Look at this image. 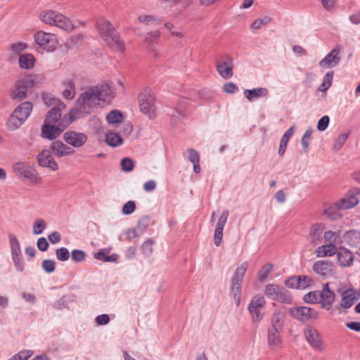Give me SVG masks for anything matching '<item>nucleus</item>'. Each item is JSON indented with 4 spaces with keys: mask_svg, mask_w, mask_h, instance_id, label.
<instances>
[{
    "mask_svg": "<svg viewBox=\"0 0 360 360\" xmlns=\"http://www.w3.org/2000/svg\"><path fill=\"white\" fill-rule=\"evenodd\" d=\"M115 89L108 83L98 84L86 88L78 96L75 107L71 109L73 118H82L100 106L101 103H109L115 97Z\"/></svg>",
    "mask_w": 360,
    "mask_h": 360,
    "instance_id": "f257e3e1",
    "label": "nucleus"
},
{
    "mask_svg": "<svg viewBox=\"0 0 360 360\" xmlns=\"http://www.w3.org/2000/svg\"><path fill=\"white\" fill-rule=\"evenodd\" d=\"M97 30L106 44L116 51L123 52L125 46L115 33L112 24L106 19L101 18L97 22Z\"/></svg>",
    "mask_w": 360,
    "mask_h": 360,
    "instance_id": "f03ea898",
    "label": "nucleus"
},
{
    "mask_svg": "<svg viewBox=\"0 0 360 360\" xmlns=\"http://www.w3.org/2000/svg\"><path fill=\"white\" fill-rule=\"evenodd\" d=\"M39 18L44 23L56 26L65 31L71 32L75 28L70 19L56 11H43L39 14Z\"/></svg>",
    "mask_w": 360,
    "mask_h": 360,
    "instance_id": "7ed1b4c3",
    "label": "nucleus"
},
{
    "mask_svg": "<svg viewBox=\"0 0 360 360\" xmlns=\"http://www.w3.org/2000/svg\"><path fill=\"white\" fill-rule=\"evenodd\" d=\"M32 110V104L26 101L20 104L13 112L7 122V127L10 130H15L20 127L29 117Z\"/></svg>",
    "mask_w": 360,
    "mask_h": 360,
    "instance_id": "20e7f679",
    "label": "nucleus"
},
{
    "mask_svg": "<svg viewBox=\"0 0 360 360\" xmlns=\"http://www.w3.org/2000/svg\"><path fill=\"white\" fill-rule=\"evenodd\" d=\"M247 268V262L242 263L238 267L236 268L231 280L230 294L231 296L233 298L235 304L237 307H238L240 303L242 283Z\"/></svg>",
    "mask_w": 360,
    "mask_h": 360,
    "instance_id": "39448f33",
    "label": "nucleus"
},
{
    "mask_svg": "<svg viewBox=\"0 0 360 360\" xmlns=\"http://www.w3.org/2000/svg\"><path fill=\"white\" fill-rule=\"evenodd\" d=\"M12 169L18 178L28 180L32 184H38L41 180L35 168L24 162L13 163Z\"/></svg>",
    "mask_w": 360,
    "mask_h": 360,
    "instance_id": "423d86ee",
    "label": "nucleus"
},
{
    "mask_svg": "<svg viewBox=\"0 0 360 360\" xmlns=\"http://www.w3.org/2000/svg\"><path fill=\"white\" fill-rule=\"evenodd\" d=\"M265 295L271 300L281 303L290 304L292 297L285 288L276 284H268L264 289Z\"/></svg>",
    "mask_w": 360,
    "mask_h": 360,
    "instance_id": "0eeeda50",
    "label": "nucleus"
},
{
    "mask_svg": "<svg viewBox=\"0 0 360 360\" xmlns=\"http://www.w3.org/2000/svg\"><path fill=\"white\" fill-rule=\"evenodd\" d=\"M34 39L37 48L47 52L53 51L58 46L56 36L52 33L38 31L34 34Z\"/></svg>",
    "mask_w": 360,
    "mask_h": 360,
    "instance_id": "6e6552de",
    "label": "nucleus"
},
{
    "mask_svg": "<svg viewBox=\"0 0 360 360\" xmlns=\"http://www.w3.org/2000/svg\"><path fill=\"white\" fill-rule=\"evenodd\" d=\"M34 84V79L32 76L25 77L18 80L12 89L11 98L18 101L24 99L27 96L28 89L32 88Z\"/></svg>",
    "mask_w": 360,
    "mask_h": 360,
    "instance_id": "1a4fd4ad",
    "label": "nucleus"
},
{
    "mask_svg": "<svg viewBox=\"0 0 360 360\" xmlns=\"http://www.w3.org/2000/svg\"><path fill=\"white\" fill-rule=\"evenodd\" d=\"M265 305L266 300L263 296L255 295L251 299L248 311L253 322H259L263 319Z\"/></svg>",
    "mask_w": 360,
    "mask_h": 360,
    "instance_id": "9d476101",
    "label": "nucleus"
},
{
    "mask_svg": "<svg viewBox=\"0 0 360 360\" xmlns=\"http://www.w3.org/2000/svg\"><path fill=\"white\" fill-rule=\"evenodd\" d=\"M289 314L292 318L302 322L318 317V313L314 309L303 306L289 309Z\"/></svg>",
    "mask_w": 360,
    "mask_h": 360,
    "instance_id": "9b49d317",
    "label": "nucleus"
},
{
    "mask_svg": "<svg viewBox=\"0 0 360 360\" xmlns=\"http://www.w3.org/2000/svg\"><path fill=\"white\" fill-rule=\"evenodd\" d=\"M68 127V122L66 121L60 122L59 126L45 122L41 129V136L49 140L56 139Z\"/></svg>",
    "mask_w": 360,
    "mask_h": 360,
    "instance_id": "f8f14e48",
    "label": "nucleus"
},
{
    "mask_svg": "<svg viewBox=\"0 0 360 360\" xmlns=\"http://www.w3.org/2000/svg\"><path fill=\"white\" fill-rule=\"evenodd\" d=\"M140 110L147 115L150 119L155 117V99L150 91H145L139 96Z\"/></svg>",
    "mask_w": 360,
    "mask_h": 360,
    "instance_id": "ddd939ff",
    "label": "nucleus"
},
{
    "mask_svg": "<svg viewBox=\"0 0 360 360\" xmlns=\"http://www.w3.org/2000/svg\"><path fill=\"white\" fill-rule=\"evenodd\" d=\"M77 120V118H73L71 115V110L69 113L64 117H61L60 108L59 106H55L52 108L47 113L46 117L45 119V122L49 123H52L56 126H59L60 122H63V121L68 122V126Z\"/></svg>",
    "mask_w": 360,
    "mask_h": 360,
    "instance_id": "4468645a",
    "label": "nucleus"
},
{
    "mask_svg": "<svg viewBox=\"0 0 360 360\" xmlns=\"http://www.w3.org/2000/svg\"><path fill=\"white\" fill-rule=\"evenodd\" d=\"M233 60L228 55L221 56V60L217 61V71L224 79H228L233 77Z\"/></svg>",
    "mask_w": 360,
    "mask_h": 360,
    "instance_id": "2eb2a0df",
    "label": "nucleus"
},
{
    "mask_svg": "<svg viewBox=\"0 0 360 360\" xmlns=\"http://www.w3.org/2000/svg\"><path fill=\"white\" fill-rule=\"evenodd\" d=\"M341 295L340 306L343 309L350 308L358 300V292L353 288H347L345 290H338Z\"/></svg>",
    "mask_w": 360,
    "mask_h": 360,
    "instance_id": "dca6fc26",
    "label": "nucleus"
},
{
    "mask_svg": "<svg viewBox=\"0 0 360 360\" xmlns=\"http://www.w3.org/2000/svg\"><path fill=\"white\" fill-rule=\"evenodd\" d=\"M63 139L67 144L75 148H79L86 143L87 136L84 133L68 131L64 133Z\"/></svg>",
    "mask_w": 360,
    "mask_h": 360,
    "instance_id": "f3484780",
    "label": "nucleus"
},
{
    "mask_svg": "<svg viewBox=\"0 0 360 360\" xmlns=\"http://www.w3.org/2000/svg\"><path fill=\"white\" fill-rule=\"evenodd\" d=\"M319 296L322 308L329 310L335 301V295L329 288L328 283L323 285L321 291H319Z\"/></svg>",
    "mask_w": 360,
    "mask_h": 360,
    "instance_id": "a211bd4d",
    "label": "nucleus"
},
{
    "mask_svg": "<svg viewBox=\"0 0 360 360\" xmlns=\"http://www.w3.org/2000/svg\"><path fill=\"white\" fill-rule=\"evenodd\" d=\"M51 153L52 152L48 149L43 150L37 155L38 163L41 167H48L52 171H56L58 169V166L53 158Z\"/></svg>",
    "mask_w": 360,
    "mask_h": 360,
    "instance_id": "6ab92c4d",
    "label": "nucleus"
},
{
    "mask_svg": "<svg viewBox=\"0 0 360 360\" xmlns=\"http://www.w3.org/2000/svg\"><path fill=\"white\" fill-rule=\"evenodd\" d=\"M340 47L331 50L320 62L319 65L323 68H331L336 66L340 61L339 53Z\"/></svg>",
    "mask_w": 360,
    "mask_h": 360,
    "instance_id": "aec40b11",
    "label": "nucleus"
},
{
    "mask_svg": "<svg viewBox=\"0 0 360 360\" xmlns=\"http://www.w3.org/2000/svg\"><path fill=\"white\" fill-rule=\"evenodd\" d=\"M51 149L53 155L58 158L71 155L75 153V150L72 148L61 141H53L51 143Z\"/></svg>",
    "mask_w": 360,
    "mask_h": 360,
    "instance_id": "412c9836",
    "label": "nucleus"
},
{
    "mask_svg": "<svg viewBox=\"0 0 360 360\" xmlns=\"http://www.w3.org/2000/svg\"><path fill=\"white\" fill-rule=\"evenodd\" d=\"M304 335L309 345L315 349L321 348V340L318 331L311 326H307Z\"/></svg>",
    "mask_w": 360,
    "mask_h": 360,
    "instance_id": "4be33fe9",
    "label": "nucleus"
},
{
    "mask_svg": "<svg viewBox=\"0 0 360 360\" xmlns=\"http://www.w3.org/2000/svg\"><path fill=\"white\" fill-rule=\"evenodd\" d=\"M338 261L342 266H349L353 264L354 255L346 248H340L337 251Z\"/></svg>",
    "mask_w": 360,
    "mask_h": 360,
    "instance_id": "5701e85b",
    "label": "nucleus"
},
{
    "mask_svg": "<svg viewBox=\"0 0 360 360\" xmlns=\"http://www.w3.org/2000/svg\"><path fill=\"white\" fill-rule=\"evenodd\" d=\"M243 94L249 101H252L254 99L267 96L269 91L266 88L259 87L253 89H245Z\"/></svg>",
    "mask_w": 360,
    "mask_h": 360,
    "instance_id": "b1692460",
    "label": "nucleus"
},
{
    "mask_svg": "<svg viewBox=\"0 0 360 360\" xmlns=\"http://www.w3.org/2000/svg\"><path fill=\"white\" fill-rule=\"evenodd\" d=\"M105 143L112 147H117L122 144L123 139L118 131L115 132L110 129H107L105 136Z\"/></svg>",
    "mask_w": 360,
    "mask_h": 360,
    "instance_id": "393cba45",
    "label": "nucleus"
},
{
    "mask_svg": "<svg viewBox=\"0 0 360 360\" xmlns=\"http://www.w3.org/2000/svg\"><path fill=\"white\" fill-rule=\"evenodd\" d=\"M63 96L66 99L71 100L75 96V83L72 78H66L63 82Z\"/></svg>",
    "mask_w": 360,
    "mask_h": 360,
    "instance_id": "a878e982",
    "label": "nucleus"
},
{
    "mask_svg": "<svg viewBox=\"0 0 360 360\" xmlns=\"http://www.w3.org/2000/svg\"><path fill=\"white\" fill-rule=\"evenodd\" d=\"M186 100L181 99L179 101L178 105L172 110V112L169 113L172 117V124H176L177 121L179 120V117H184L185 116L184 109L186 108Z\"/></svg>",
    "mask_w": 360,
    "mask_h": 360,
    "instance_id": "bb28decb",
    "label": "nucleus"
},
{
    "mask_svg": "<svg viewBox=\"0 0 360 360\" xmlns=\"http://www.w3.org/2000/svg\"><path fill=\"white\" fill-rule=\"evenodd\" d=\"M282 330H278L276 329H271L268 330V344L269 346L271 349H274L280 345L281 343V339L280 333Z\"/></svg>",
    "mask_w": 360,
    "mask_h": 360,
    "instance_id": "cd10ccee",
    "label": "nucleus"
},
{
    "mask_svg": "<svg viewBox=\"0 0 360 360\" xmlns=\"http://www.w3.org/2000/svg\"><path fill=\"white\" fill-rule=\"evenodd\" d=\"M188 160L193 165V171L195 173L200 172V155L198 152L194 149L188 148L186 151Z\"/></svg>",
    "mask_w": 360,
    "mask_h": 360,
    "instance_id": "c85d7f7f",
    "label": "nucleus"
},
{
    "mask_svg": "<svg viewBox=\"0 0 360 360\" xmlns=\"http://www.w3.org/2000/svg\"><path fill=\"white\" fill-rule=\"evenodd\" d=\"M18 63L20 68L29 70L34 67L35 58L30 53H24L19 56Z\"/></svg>",
    "mask_w": 360,
    "mask_h": 360,
    "instance_id": "c756f323",
    "label": "nucleus"
},
{
    "mask_svg": "<svg viewBox=\"0 0 360 360\" xmlns=\"http://www.w3.org/2000/svg\"><path fill=\"white\" fill-rule=\"evenodd\" d=\"M337 248L335 244L329 243L317 248L316 252L318 257H330L337 253Z\"/></svg>",
    "mask_w": 360,
    "mask_h": 360,
    "instance_id": "7c9ffc66",
    "label": "nucleus"
},
{
    "mask_svg": "<svg viewBox=\"0 0 360 360\" xmlns=\"http://www.w3.org/2000/svg\"><path fill=\"white\" fill-rule=\"evenodd\" d=\"M358 202L359 200L356 197L349 195L347 198H342L335 205L340 210H347L354 207Z\"/></svg>",
    "mask_w": 360,
    "mask_h": 360,
    "instance_id": "2f4dec72",
    "label": "nucleus"
},
{
    "mask_svg": "<svg viewBox=\"0 0 360 360\" xmlns=\"http://www.w3.org/2000/svg\"><path fill=\"white\" fill-rule=\"evenodd\" d=\"M106 120L110 125L116 128L123 121V115L118 110H112L106 115Z\"/></svg>",
    "mask_w": 360,
    "mask_h": 360,
    "instance_id": "473e14b6",
    "label": "nucleus"
},
{
    "mask_svg": "<svg viewBox=\"0 0 360 360\" xmlns=\"http://www.w3.org/2000/svg\"><path fill=\"white\" fill-rule=\"evenodd\" d=\"M332 264L326 260H319L316 262L313 265V270L319 274L325 275L330 270Z\"/></svg>",
    "mask_w": 360,
    "mask_h": 360,
    "instance_id": "72a5a7b5",
    "label": "nucleus"
},
{
    "mask_svg": "<svg viewBox=\"0 0 360 360\" xmlns=\"http://www.w3.org/2000/svg\"><path fill=\"white\" fill-rule=\"evenodd\" d=\"M293 133H294V127H291L283 135V136L281 139L279 148H278V154L282 156L285 153L288 143L290 139L291 138V136H292Z\"/></svg>",
    "mask_w": 360,
    "mask_h": 360,
    "instance_id": "f704fd0d",
    "label": "nucleus"
},
{
    "mask_svg": "<svg viewBox=\"0 0 360 360\" xmlns=\"http://www.w3.org/2000/svg\"><path fill=\"white\" fill-rule=\"evenodd\" d=\"M8 239L10 243L11 256L22 254L20 243L16 236L13 233H9Z\"/></svg>",
    "mask_w": 360,
    "mask_h": 360,
    "instance_id": "c9c22d12",
    "label": "nucleus"
},
{
    "mask_svg": "<svg viewBox=\"0 0 360 360\" xmlns=\"http://www.w3.org/2000/svg\"><path fill=\"white\" fill-rule=\"evenodd\" d=\"M283 316L280 313H274L271 318V324L269 328L283 330Z\"/></svg>",
    "mask_w": 360,
    "mask_h": 360,
    "instance_id": "e433bc0d",
    "label": "nucleus"
},
{
    "mask_svg": "<svg viewBox=\"0 0 360 360\" xmlns=\"http://www.w3.org/2000/svg\"><path fill=\"white\" fill-rule=\"evenodd\" d=\"M323 230L324 226L321 224H315L311 228L310 236L312 237L314 241L321 239Z\"/></svg>",
    "mask_w": 360,
    "mask_h": 360,
    "instance_id": "4c0bfd02",
    "label": "nucleus"
},
{
    "mask_svg": "<svg viewBox=\"0 0 360 360\" xmlns=\"http://www.w3.org/2000/svg\"><path fill=\"white\" fill-rule=\"evenodd\" d=\"M333 75L334 73L333 71L328 72L325 75L323 81L319 88V90L321 91H326L330 87L333 82Z\"/></svg>",
    "mask_w": 360,
    "mask_h": 360,
    "instance_id": "58836bf2",
    "label": "nucleus"
},
{
    "mask_svg": "<svg viewBox=\"0 0 360 360\" xmlns=\"http://www.w3.org/2000/svg\"><path fill=\"white\" fill-rule=\"evenodd\" d=\"M116 129H119L117 131L121 136H129L133 130V126L129 122L122 121Z\"/></svg>",
    "mask_w": 360,
    "mask_h": 360,
    "instance_id": "ea45409f",
    "label": "nucleus"
},
{
    "mask_svg": "<svg viewBox=\"0 0 360 360\" xmlns=\"http://www.w3.org/2000/svg\"><path fill=\"white\" fill-rule=\"evenodd\" d=\"M139 21L146 25H158L161 20L158 18L150 15H143L139 17Z\"/></svg>",
    "mask_w": 360,
    "mask_h": 360,
    "instance_id": "a19ab883",
    "label": "nucleus"
},
{
    "mask_svg": "<svg viewBox=\"0 0 360 360\" xmlns=\"http://www.w3.org/2000/svg\"><path fill=\"white\" fill-rule=\"evenodd\" d=\"M150 224V219L148 216H143L139 220L136 229L140 233H143L146 231Z\"/></svg>",
    "mask_w": 360,
    "mask_h": 360,
    "instance_id": "79ce46f5",
    "label": "nucleus"
},
{
    "mask_svg": "<svg viewBox=\"0 0 360 360\" xmlns=\"http://www.w3.org/2000/svg\"><path fill=\"white\" fill-rule=\"evenodd\" d=\"M324 238L329 243H338L340 241L339 232L328 231L324 233Z\"/></svg>",
    "mask_w": 360,
    "mask_h": 360,
    "instance_id": "37998d69",
    "label": "nucleus"
},
{
    "mask_svg": "<svg viewBox=\"0 0 360 360\" xmlns=\"http://www.w3.org/2000/svg\"><path fill=\"white\" fill-rule=\"evenodd\" d=\"M46 226V221L42 219H37L33 224V233L35 235L41 234Z\"/></svg>",
    "mask_w": 360,
    "mask_h": 360,
    "instance_id": "c03bdc74",
    "label": "nucleus"
},
{
    "mask_svg": "<svg viewBox=\"0 0 360 360\" xmlns=\"http://www.w3.org/2000/svg\"><path fill=\"white\" fill-rule=\"evenodd\" d=\"M271 20L269 16H264L261 18L255 20L251 25V28L253 30H259L262 26L267 25Z\"/></svg>",
    "mask_w": 360,
    "mask_h": 360,
    "instance_id": "a18cd8bd",
    "label": "nucleus"
},
{
    "mask_svg": "<svg viewBox=\"0 0 360 360\" xmlns=\"http://www.w3.org/2000/svg\"><path fill=\"white\" fill-rule=\"evenodd\" d=\"M312 132H313L312 129L309 128L308 129H307L305 131L303 136L302 137L301 143H302L303 150L304 153H307V151H308V148H309V141L311 138Z\"/></svg>",
    "mask_w": 360,
    "mask_h": 360,
    "instance_id": "49530a36",
    "label": "nucleus"
},
{
    "mask_svg": "<svg viewBox=\"0 0 360 360\" xmlns=\"http://www.w3.org/2000/svg\"><path fill=\"white\" fill-rule=\"evenodd\" d=\"M16 271L22 272L25 269V262L22 254L12 256Z\"/></svg>",
    "mask_w": 360,
    "mask_h": 360,
    "instance_id": "de8ad7c7",
    "label": "nucleus"
},
{
    "mask_svg": "<svg viewBox=\"0 0 360 360\" xmlns=\"http://www.w3.org/2000/svg\"><path fill=\"white\" fill-rule=\"evenodd\" d=\"M319 291H312L306 294L303 299L309 303H320Z\"/></svg>",
    "mask_w": 360,
    "mask_h": 360,
    "instance_id": "09e8293b",
    "label": "nucleus"
},
{
    "mask_svg": "<svg viewBox=\"0 0 360 360\" xmlns=\"http://www.w3.org/2000/svg\"><path fill=\"white\" fill-rule=\"evenodd\" d=\"M155 242L152 239L146 240L141 245V251L146 256H150L153 252V246Z\"/></svg>",
    "mask_w": 360,
    "mask_h": 360,
    "instance_id": "8fccbe9b",
    "label": "nucleus"
},
{
    "mask_svg": "<svg viewBox=\"0 0 360 360\" xmlns=\"http://www.w3.org/2000/svg\"><path fill=\"white\" fill-rule=\"evenodd\" d=\"M229 214V212L228 210H225L221 212V214L218 219V221L217 223L216 228H215L216 229H219V230L223 231L224 227L226 223Z\"/></svg>",
    "mask_w": 360,
    "mask_h": 360,
    "instance_id": "3c124183",
    "label": "nucleus"
},
{
    "mask_svg": "<svg viewBox=\"0 0 360 360\" xmlns=\"http://www.w3.org/2000/svg\"><path fill=\"white\" fill-rule=\"evenodd\" d=\"M86 258V254L81 250H73L71 252V259L75 262H81Z\"/></svg>",
    "mask_w": 360,
    "mask_h": 360,
    "instance_id": "603ef678",
    "label": "nucleus"
},
{
    "mask_svg": "<svg viewBox=\"0 0 360 360\" xmlns=\"http://www.w3.org/2000/svg\"><path fill=\"white\" fill-rule=\"evenodd\" d=\"M27 47L26 43L18 41L11 44V51L14 54H20L22 51H25Z\"/></svg>",
    "mask_w": 360,
    "mask_h": 360,
    "instance_id": "864d4df0",
    "label": "nucleus"
},
{
    "mask_svg": "<svg viewBox=\"0 0 360 360\" xmlns=\"http://www.w3.org/2000/svg\"><path fill=\"white\" fill-rule=\"evenodd\" d=\"M120 164L122 169L127 172H131L134 167L132 160L129 158H124Z\"/></svg>",
    "mask_w": 360,
    "mask_h": 360,
    "instance_id": "5fc2aeb1",
    "label": "nucleus"
},
{
    "mask_svg": "<svg viewBox=\"0 0 360 360\" xmlns=\"http://www.w3.org/2000/svg\"><path fill=\"white\" fill-rule=\"evenodd\" d=\"M56 257L58 260L65 262L70 257V253L66 248H60L56 252Z\"/></svg>",
    "mask_w": 360,
    "mask_h": 360,
    "instance_id": "6e6d98bb",
    "label": "nucleus"
},
{
    "mask_svg": "<svg viewBox=\"0 0 360 360\" xmlns=\"http://www.w3.org/2000/svg\"><path fill=\"white\" fill-rule=\"evenodd\" d=\"M42 269L46 273H52L56 269V262L51 259H45L41 263Z\"/></svg>",
    "mask_w": 360,
    "mask_h": 360,
    "instance_id": "4d7b16f0",
    "label": "nucleus"
},
{
    "mask_svg": "<svg viewBox=\"0 0 360 360\" xmlns=\"http://www.w3.org/2000/svg\"><path fill=\"white\" fill-rule=\"evenodd\" d=\"M136 209V203L133 200L127 201L122 207V212L124 214H131Z\"/></svg>",
    "mask_w": 360,
    "mask_h": 360,
    "instance_id": "13d9d810",
    "label": "nucleus"
},
{
    "mask_svg": "<svg viewBox=\"0 0 360 360\" xmlns=\"http://www.w3.org/2000/svg\"><path fill=\"white\" fill-rule=\"evenodd\" d=\"M349 136L348 133L341 134L335 140L333 144V148L335 150H339L345 143Z\"/></svg>",
    "mask_w": 360,
    "mask_h": 360,
    "instance_id": "bf43d9fd",
    "label": "nucleus"
},
{
    "mask_svg": "<svg viewBox=\"0 0 360 360\" xmlns=\"http://www.w3.org/2000/svg\"><path fill=\"white\" fill-rule=\"evenodd\" d=\"M298 277H300L299 289H305L306 288L310 286L313 283L312 279L309 276H299Z\"/></svg>",
    "mask_w": 360,
    "mask_h": 360,
    "instance_id": "052dcab7",
    "label": "nucleus"
},
{
    "mask_svg": "<svg viewBox=\"0 0 360 360\" xmlns=\"http://www.w3.org/2000/svg\"><path fill=\"white\" fill-rule=\"evenodd\" d=\"M330 118L328 115L323 116L319 121L317 124V129L320 131H325L329 124Z\"/></svg>",
    "mask_w": 360,
    "mask_h": 360,
    "instance_id": "680f3d73",
    "label": "nucleus"
},
{
    "mask_svg": "<svg viewBox=\"0 0 360 360\" xmlns=\"http://www.w3.org/2000/svg\"><path fill=\"white\" fill-rule=\"evenodd\" d=\"M300 277L292 276L285 281V285L288 288L299 289Z\"/></svg>",
    "mask_w": 360,
    "mask_h": 360,
    "instance_id": "e2e57ef3",
    "label": "nucleus"
},
{
    "mask_svg": "<svg viewBox=\"0 0 360 360\" xmlns=\"http://www.w3.org/2000/svg\"><path fill=\"white\" fill-rule=\"evenodd\" d=\"M271 269H272L271 264H266L259 270V277L262 281L266 280L269 274L271 271Z\"/></svg>",
    "mask_w": 360,
    "mask_h": 360,
    "instance_id": "0e129e2a",
    "label": "nucleus"
},
{
    "mask_svg": "<svg viewBox=\"0 0 360 360\" xmlns=\"http://www.w3.org/2000/svg\"><path fill=\"white\" fill-rule=\"evenodd\" d=\"M33 354L32 351L31 350H22L15 354V359L16 360H27Z\"/></svg>",
    "mask_w": 360,
    "mask_h": 360,
    "instance_id": "69168bd1",
    "label": "nucleus"
},
{
    "mask_svg": "<svg viewBox=\"0 0 360 360\" xmlns=\"http://www.w3.org/2000/svg\"><path fill=\"white\" fill-rule=\"evenodd\" d=\"M95 321L98 326H104L110 322V317L106 314H101L96 317Z\"/></svg>",
    "mask_w": 360,
    "mask_h": 360,
    "instance_id": "338daca9",
    "label": "nucleus"
},
{
    "mask_svg": "<svg viewBox=\"0 0 360 360\" xmlns=\"http://www.w3.org/2000/svg\"><path fill=\"white\" fill-rule=\"evenodd\" d=\"M321 4L325 9L330 11L336 8L337 0H322Z\"/></svg>",
    "mask_w": 360,
    "mask_h": 360,
    "instance_id": "774afa93",
    "label": "nucleus"
}]
</instances>
